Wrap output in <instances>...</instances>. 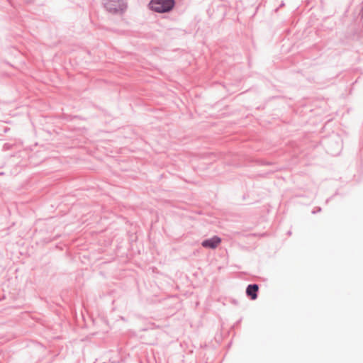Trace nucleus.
<instances>
[{"label": "nucleus", "instance_id": "3", "mask_svg": "<svg viewBox=\"0 0 363 363\" xmlns=\"http://www.w3.org/2000/svg\"><path fill=\"white\" fill-rule=\"evenodd\" d=\"M221 242V239L218 236H214L210 239L205 240L201 245L203 247L215 249Z\"/></svg>", "mask_w": 363, "mask_h": 363}, {"label": "nucleus", "instance_id": "2", "mask_svg": "<svg viewBox=\"0 0 363 363\" xmlns=\"http://www.w3.org/2000/svg\"><path fill=\"white\" fill-rule=\"evenodd\" d=\"M106 8L113 12L122 11L125 7V4L123 0H108L106 4Z\"/></svg>", "mask_w": 363, "mask_h": 363}, {"label": "nucleus", "instance_id": "1", "mask_svg": "<svg viewBox=\"0 0 363 363\" xmlns=\"http://www.w3.org/2000/svg\"><path fill=\"white\" fill-rule=\"evenodd\" d=\"M173 6V0H152L150 3L152 10L160 13L170 11Z\"/></svg>", "mask_w": 363, "mask_h": 363}, {"label": "nucleus", "instance_id": "4", "mask_svg": "<svg viewBox=\"0 0 363 363\" xmlns=\"http://www.w3.org/2000/svg\"><path fill=\"white\" fill-rule=\"evenodd\" d=\"M259 289V286L257 284L249 285L247 288L246 293L252 300H255L257 297V292Z\"/></svg>", "mask_w": 363, "mask_h": 363}]
</instances>
